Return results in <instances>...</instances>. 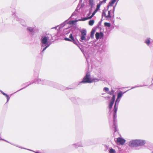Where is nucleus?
I'll return each mask as SVG.
<instances>
[{
	"mask_svg": "<svg viewBox=\"0 0 153 153\" xmlns=\"http://www.w3.org/2000/svg\"><path fill=\"white\" fill-rule=\"evenodd\" d=\"M137 140L131 141L129 143V146L131 147L137 146Z\"/></svg>",
	"mask_w": 153,
	"mask_h": 153,
	"instance_id": "nucleus-4",
	"label": "nucleus"
},
{
	"mask_svg": "<svg viewBox=\"0 0 153 153\" xmlns=\"http://www.w3.org/2000/svg\"><path fill=\"white\" fill-rule=\"evenodd\" d=\"M90 15V13L89 14H88L87 15L88 16H89V15Z\"/></svg>",
	"mask_w": 153,
	"mask_h": 153,
	"instance_id": "nucleus-32",
	"label": "nucleus"
},
{
	"mask_svg": "<svg viewBox=\"0 0 153 153\" xmlns=\"http://www.w3.org/2000/svg\"><path fill=\"white\" fill-rule=\"evenodd\" d=\"M95 14V13H94L93 12L91 16H90L79 19V21H85L87 20L90 19H91L94 16V15Z\"/></svg>",
	"mask_w": 153,
	"mask_h": 153,
	"instance_id": "nucleus-7",
	"label": "nucleus"
},
{
	"mask_svg": "<svg viewBox=\"0 0 153 153\" xmlns=\"http://www.w3.org/2000/svg\"><path fill=\"white\" fill-rule=\"evenodd\" d=\"M98 10L96 9L94 11L93 13H96V12Z\"/></svg>",
	"mask_w": 153,
	"mask_h": 153,
	"instance_id": "nucleus-29",
	"label": "nucleus"
},
{
	"mask_svg": "<svg viewBox=\"0 0 153 153\" xmlns=\"http://www.w3.org/2000/svg\"><path fill=\"white\" fill-rule=\"evenodd\" d=\"M110 11H107V10L103 11L102 14V16H104L107 19L110 18L111 16L110 14Z\"/></svg>",
	"mask_w": 153,
	"mask_h": 153,
	"instance_id": "nucleus-3",
	"label": "nucleus"
},
{
	"mask_svg": "<svg viewBox=\"0 0 153 153\" xmlns=\"http://www.w3.org/2000/svg\"><path fill=\"white\" fill-rule=\"evenodd\" d=\"M98 10L96 9L94 11L93 13H96V12Z\"/></svg>",
	"mask_w": 153,
	"mask_h": 153,
	"instance_id": "nucleus-28",
	"label": "nucleus"
},
{
	"mask_svg": "<svg viewBox=\"0 0 153 153\" xmlns=\"http://www.w3.org/2000/svg\"><path fill=\"white\" fill-rule=\"evenodd\" d=\"M116 0H111V1L109 2V6H112L115 3Z\"/></svg>",
	"mask_w": 153,
	"mask_h": 153,
	"instance_id": "nucleus-10",
	"label": "nucleus"
},
{
	"mask_svg": "<svg viewBox=\"0 0 153 153\" xmlns=\"http://www.w3.org/2000/svg\"><path fill=\"white\" fill-rule=\"evenodd\" d=\"M81 33L82 36H85L86 34V32L85 30H82L81 31Z\"/></svg>",
	"mask_w": 153,
	"mask_h": 153,
	"instance_id": "nucleus-14",
	"label": "nucleus"
},
{
	"mask_svg": "<svg viewBox=\"0 0 153 153\" xmlns=\"http://www.w3.org/2000/svg\"><path fill=\"white\" fill-rule=\"evenodd\" d=\"M94 21L93 20H90L89 22V25L90 26H92L94 24Z\"/></svg>",
	"mask_w": 153,
	"mask_h": 153,
	"instance_id": "nucleus-13",
	"label": "nucleus"
},
{
	"mask_svg": "<svg viewBox=\"0 0 153 153\" xmlns=\"http://www.w3.org/2000/svg\"><path fill=\"white\" fill-rule=\"evenodd\" d=\"M27 30L30 32H32L33 31V29L30 27H28L27 28Z\"/></svg>",
	"mask_w": 153,
	"mask_h": 153,
	"instance_id": "nucleus-20",
	"label": "nucleus"
},
{
	"mask_svg": "<svg viewBox=\"0 0 153 153\" xmlns=\"http://www.w3.org/2000/svg\"><path fill=\"white\" fill-rule=\"evenodd\" d=\"M137 146H140L144 145L145 143L144 140H137Z\"/></svg>",
	"mask_w": 153,
	"mask_h": 153,
	"instance_id": "nucleus-8",
	"label": "nucleus"
},
{
	"mask_svg": "<svg viewBox=\"0 0 153 153\" xmlns=\"http://www.w3.org/2000/svg\"><path fill=\"white\" fill-rule=\"evenodd\" d=\"M48 47V46H47L46 47H45L42 50V52L44 51L46 48Z\"/></svg>",
	"mask_w": 153,
	"mask_h": 153,
	"instance_id": "nucleus-27",
	"label": "nucleus"
},
{
	"mask_svg": "<svg viewBox=\"0 0 153 153\" xmlns=\"http://www.w3.org/2000/svg\"><path fill=\"white\" fill-rule=\"evenodd\" d=\"M80 39L82 40H85V39H85V36H81V37Z\"/></svg>",
	"mask_w": 153,
	"mask_h": 153,
	"instance_id": "nucleus-21",
	"label": "nucleus"
},
{
	"mask_svg": "<svg viewBox=\"0 0 153 153\" xmlns=\"http://www.w3.org/2000/svg\"><path fill=\"white\" fill-rule=\"evenodd\" d=\"M116 103H117V101H116L115 102V105H114V112L115 114H116V113H117V107H116Z\"/></svg>",
	"mask_w": 153,
	"mask_h": 153,
	"instance_id": "nucleus-12",
	"label": "nucleus"
},
{
	"mask_svg": "<svg viewBox=\"0 0 153 153\" xmlns=\"http://www.w3.org/2000/svg\"><path fill=\"white\" fill-rule=\"evenodd\" d=\"M116 131H117V130H116V128H115V132H116Z\"/></svg>",
	"mask_w": 153,
	"mask_h": 153,
	"instance_id": "nucleus-33",
	"label": "nucleus"
},
{
	"mask_svg": "<svg viewBox=\"0 0 153 153\" xmlns=\"http://www.w3.org/2000/svg\"><path fill=\"white\" fill-rule=\"evenodd\" d=\"M115 99V96L114 95H113L112 98L111 99V101L110 102V104L109 105V108L110 109L112 108L113 104L114 102Z\"/></svg>",
	"mask_w": 153,
	"mask_h": 153,
	"instance_id": "nucleus-5",
	"label": "nucleus"
},
{
	"mask_svg": "<svg viewBox=\"0 0 153 153\" xmlns=\"http://www.w3.org/2000/svg\"><path fill=\"white\" fill-rule=\"evenodd\" d=\"M3 94L4 95H5L7 97H8V95H7V94H6L4 93H3Z\"/></svg>",
	"mask_w": 153,
	"mask_h": 153,
	"instance_id": "nucleus-31",
	"label": "nucleus"
},
{
	"mask_svg": "<svg viewBox=\"0 0 153 153\" xmlns=\"http://www.w3.org/2000/svg\"><path fill=\"white\" fill-rule=\"evenodd\" d=\"M145 43L148 45H149L150 43V41L149 39H148L146 40L145 41Z\"/></svg>",
	"mask_w": 153,
	"mask_h": 153,
	"instance_id": "nucleus-19",
	"label": "nucleus"
},
{
	"mask_svg": "<svg viewBox=\"0 0 153 153\" xmlns=\"http://www.w3.org/2000/svg\"><path fill=\"white\" fill-rule=\"evenodd\" d=\"M90 74L87 73L85 76L84 77L82 82L84 83H91L93 82V80L90 78Z\"/></svg>",
	"mask_w": 153,
	"mask_h": 153,
	"instance_id": "nucleus-1",
	"label": "nucleus"
},
{
	"mask_svg": "<svg viewBox=\"0 0 153 153\" xmlns=\"http://www.w3.org/2000/svg\"><path fill=\"white\" fill-rule=\"evenodd\" d=\"M69 37L71 39V40H72V41H74L75 40L74 39V38L73 37L72 35V34H71L69 36Z\"/></svg>",
	"mask_w": 153,
	"mask_h": 153,
	"instance_id": "nucleus-18",
	"label": "nucleus"
},
{
	"mask_svg": "<svg viewBox=\"0 0 153 153\" xmlns=\"http://www.w3.org/2000/svg\"><path fill=\"white\" fill-rule=\"evenodd\" d=\"M94 1V0H89V2L90 4H92Z\"/></svg>",
	"mask_w": 153,
	"mask_h": 153,
	"instance_id": "nucleus-25",
	"label": "nucleus"
},
{
	"mask_svg": "<svg viewBox=\"0 0 153 153\" xmlns=\"http://www.w3.org/2000/svg\"><path fill=\"white\" fill-rule=\"evenodd\" d=\"M109 153H116L115 150L112 148L110 149L109 152Z\"/></svg>",
	"mask_w": 153,
	"mask_h": 153,
	"instance_id": "nucleus-15",
	"label": "nucleus"
},
{
	"mask_svg": "<svg viewBox=\"0 0 153 153\" xmlns=\"http://www.w3.org/2000/svg\"><path fill=\"white\" fill-rule=\"evenodd\" d=\"M104 25L105 26H107L108 27H110L111 26V24L109 23L105 22L104 24Z\"/></svg>",
	"mask_w": 153,
	"mask_h": 153,
	"instance_id": "nucleus-16",
	"label": "nucleus"
},
{
	"mask_svg": "<svg viewBox=\"0 0 153 153\" xmlns=\"http://www.w3.org/2000/svg\"><path fill=\"white\" fill-rule=\"evenodd\" d=\"M102 4L100 3V2L98 4H97V8H96V9L97 10H98L99 9L100 7V6L102 5Z\"/></svg>",
	"mask_w": 153,
	"mask_h": 153,
	"instance_id": "nucleus-17",
	"label": "nucleus"
},
{
	"mask_svg": "<svg viewBox=\"0 0 153 153\" xmlns=\"http://www.w3.org/2000/svg\"><path fill=\"white\" fill-rule=\"evenodd\" d=\"M65 39L66 41H72V40L71 39L68 38H65Z\"/></svg>",
	"mask_w": 153,
	"mask_h": 153,
	"instance_id": "nucleus-24",
	"label": "nucleus"
},
{
	"mask_svg": "<svg viewBox=\"0 0 153 153\" xmlns=\"http://www.w3.org/2000/svg\"><path fill=\"white\" fill-rule=\"evenodd\" d=\"M48 37L45 36L44 37L42 38V44H46L48 41Z\"/></svg>",
	"mask_w": 153,
	"mask_h": 153,
	"instance_id": "nucleus-9",
	"label": "nucleus"
},
{
	"mask_svg": "<svg viewBox=\"0 0 153 153\" xmlns=\"http://www.w3.org/2000/svg\"><path fill=\"white\" fill-rule=\"evenodd\" d=\"M116 143L119 145H123L126 142V140L121 137H118L117 139Z\"/></svg>",
	"mask_w": 153,
	"mask_h": 153,
	"instance_id": "nucleus-2",
	"label": "nucleus"
},
{
	"mask_svg": "<svg viewBox=\"0 0 153 153\" xmlns=\"http://www.w3.org/2000/svg\"><path fill=\"white\" fill-rule=\"evenodd\" d=\"M104 90H105L106 91H108L109 90L108 88L107 87L104 88Z\"/></svg>",
	"mask_w": 153,
	"mask_h": 153,
	"instance_id": "nucleus-26",
	"label": "nucleus"
},
{
	"mask_svg": "<svg viewBox=\"0 0 153 153\" xmlns=\"http://www.w3.org/2000/svg\"><path fill=\"white\" fill-rule=\"evenodd\" d=\"M123 94L122 92L121 91L120 92L118 93V94H117V99L116 101H117V100L120 98L122 96Z\"/></svg>",
	"mask_w": 153,
	"mask_h": 153,
	"instance_id": "nucleus-11",
	"label": "nucleus"
},
{
	"mask_svg": "<svg viewBox=\"0 0 153 153\" xmlns=\"http://www.w3.org/2000/svg\"><path fill=\"white\" fill-rule=\"evenodd\" d=\"M36 153H39L37 152H36Z\"/></svg>",
	"mask_w": 153,
	"mask_h": 153,
	"instance_id": "nucleus-34",
	"label": "nucleus"
},
{
	"mask_svg": "<svg viewBox=\"0 0 153 153\" xmlns=\"http://www.w3.org/2000/svg\"><path fill=\"white\" fill-rule=\"evenodd\" d=\"M114 91L113 90H112L111 91H109L108 92V94H109L111 95L113 94H114Z\"/></svg>",
	"mask_w": 153,
	"mask_h": 153,
	"instance_id": "nucleus-23",
	"label": "nucleus"
},
{
	"mask_svg": "<svg viewBox=\"0 0 153 153\" xmlns=\"http://www.w3.org/2000/svg\"><path fill=\"white\" fill-rule=\"evenodd\" d=\"M94 31H91V34L92 35V34H94Z\"/></svg>",
	"mask_w": 153,
	"mask_h": 153,
	"instance_id": "nucleus-30",
	"label": "nucleus"
},
{
	"mask_svg": "<svg viewBox=\"0 0 153 153\" xmlns=\"http://www.w3.org/2000/svg\"><path fill=\"white\" fill-rule=\"evenodd\" d=\"M103 36V34L102 32L100 33L97 32L95 34V37L97 39L102 38Z\"/></svg>",
	"mask_w": 153,
	"mask_h": 153,
	"instance_id": "nucleus-6",
	"label": "nucleus"
},
{
	"mask_svg": "<svg viewBox=\"0 0 153 153\" xmlns=\"http://www.w3.org/2000/svg\"><path fill=\"white\" fill-rule=\"evenodd\" d=\"M106 0H103L102 1H101L100 3L102 4L105 3Z\"/></svg>",
	"mask_w": 153,
	"mask_h": 153,
	"instance_id": "nucleus-22",
	"label": "nucleus"
}]
</instances>
